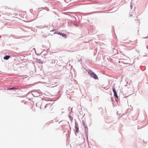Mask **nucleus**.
<instances>
[{"label": "nucleus", "mask_w": 148, "mask_h": 148, "mask_svg": "<svg viewBox=\"0 0 148 148\" xmlns=\"http://www.w3.org/2000/svg\"><path fill=\"white\" fill-rule=\"evenodd\" d=\"M88 73L90 75V76L95 79H97L98 77L97 75L94 72H92L90 70L88 71Z\"/></svg>", "instance_id": "1"}, {"label": "nucleus", "mask_w": 148, "mask_h": 148, "mask_svg": "<svg viewBox=\"0 0 148 148\" xmlns=\"http://www.w3.org/2000/svg\"><path fill=\"white\" fill-rule=\"evenodd\" d=\"M112 90L113 91L114 93V96L116 97L117 98H118V96L117 95V93L116 92L115 89V88L114 87H113L112 88Z\"/></svg>", "instance_id": "2"}, {"label": "nucleus", "mask_w": 148, "mask_h": 148, "mask_svg": "<svg viewBox=\"0 0 148 148\" xmlns=\"http://www.w3.org/2000/svg\"><path fill=\"white\" fill-rule=\"evenodd\" d=\"M36 62H37L40 64H42L43 63L42 61L40 59H37Z\"/></svg>", "instance_id": "3"}, {"label": "nucleus", "mask_w": 148, "mask_h": 148, "mask_svg": "<svg viewBox=\"0 0 148 148\" xmlns=\"http://www.w3.org/2000/svg\"><path fill=\"white\" fill-rule=\"evenodd\" d=\"M10 58V56H4L3 59L5 60H7Z\"/></svg>", "instance_id": "4"}, {"label": "nucleus", "mask_w": 148, "mask_h": 148, "mask_svg": "<svg viewBox=\"0 0 148 148\" xmlns=\"http://www.w3.org/2000/svg\"><path fill=\"white\" fill-rule=\"evenodd\" d=\"M85 131L86 132V135L87 136L88 135V128L87 127H86L85 128Z\"/></svg>", "instance_id": "5"}, {"label": "nucleus", "mask_w": 148, "mask_h": 148, "mask_svg": "<svg viewBox=\"0 0 148 148\" xmlns=\"http://www.w3.org/2000/svg\"><path fill=\"white\" fill-rule=\"evenodd\" d=\"M17 88L16 87H11L8 88V90H13V89H17Z\"/></svg>", "instance_id": "6"}, {"label": "nucleus", "mask_w": 148, "mask_h": 148, "mask_svg": "<svg viewBox=\"0 0 148 148\" xmlns=\"http://www.w3.org/2000/svg\"><path fill=\"white\" fill-rule=\"evenodd\" d=\"M61 35L63 37L65 38H66V34L64 33H62Z\"/></svg>", "instance_id": "7"}, {"label": "nucleus", "mask_w": 148, "mask_h": 148, "mask_svg": "<svg viewBox=\"0 0 148 148\" xmlns=\"http://www.w3.org/2000/svg\"><path fill=\"white\" fill-rule=\"evenodd\" d=\"M75 128L76 129V132H77L79 131V128L76 126L75 127Z\"/></svg>", "instance_id": "8"}, {"label": "nucleus", "mask_w": 148, "mask_h": 148, "mask_svg": "<svg viewBox=\"0 0 148 148\" xmlns=\"http://www.w3.org/2000/svg\"><path fill=\"white\" fill-rule=\"evenodd\" d=\"M83 125L85 128H86V127H87V125H86V124L84 123L83 122Z\"/></svg>", "instance_id": "9"}, {"label": "nucleus", "mask_w": 148, "mask_h": 148, "mask_svg": "<svg viewBox=\"0 0 148 148\" xmlns=\"http://www.w3.org/2000/svg\"><path fill=\"white\" fill-rule=\"evenodd\" d=\"M57 34H59V35H61L62 34V33H61L60 32H58V33Z\"/></svg>", "instance_id": "10"}, {"label": "nucleus", "mask_w": 148, "mask_h": 148, "mask_svg": "<svg viewBox=\"0 0 148 148\" xmlns=\"http://www.w3.org/2000/svg\"><path fill=\"white\" fill-rule=\"evenodd\" d=\"M50 105V104H47L46 105V106H45V108H46V107H47V106H49V105Z\"/></svg>", "instance_id": "11"}]
</instances>
